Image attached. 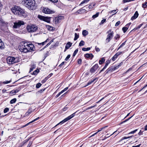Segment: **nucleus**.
Wrapping results in <instances>:
<instances>
[{
  "label": "nucleus",
  "mask_w": 147,
  "mask_h": 147,
  "mask_svg": "<svg viewBox=\"0 0 147 147\" xmlns=\"http://www.w3.org/2000/svg\"><path fill=\"white\" fill-rule=\"evenodd\" d=\"M106 19H103L101 20V22H100V24H103L106 21Z\"/></svg>",
  "instance_id": "56"
},
{
  "label": "nucleus",
  "mask_w": 147,
  "mask_h": 147,
  "mask_svg": "<svg viewBox=\"0 0 147 147\" xmlns=\"http://www.w3.org/2000/svg\"><path fill=\"white\" fill-rule=\"evenodd\" d=\"M19 49L21 52L26 53L34 51L35 47L32 44H28L27 43H24L23 45L20 46Z\"/></svg>",
  "instance_id": "2"
},
{
  "label": "nucleus",
  "mask_w": 147,
  "mask_h": 147,
  "mask_svg": "<svg viewBox=\"0 0 147 147\" xmlns=\"http://www.w3.org/2000/svg\"><path fill=\"white\" fill-rule=\"evenodd\" d=\"M117 58V57L115 55L112 57V59L113 61H115Z\"/></svg>",
  "instance_id": "44"
},
{
  "label": "nucleus",
  "mask_w": 147,
  "mask_h": 147,
  "mask_svg": "<svg viewBox=\"0 0 147 147\" xmlns=\"http://www.w3.org/2000/svg\"><path fill=\"white\" fill-rule=\"evenodd\" d=\"M147 86V84L146 85H145L139 91V92H140L141 90H143L144 89L146 88Z\"/></svg>",
  "instance_id": "63"
},
{
  "label": "nucleus",
  "mask_w": 147,
  "mask_h": 147,
  "mask_svg": "<svg viewBox=\"0 0 147 147\" xmlns=\"http://www.w3.org/2000/svg\"><path fill=\"white\" fill-rule=\"evenodd\" d=\"M62 18V16H61L56 17L55 19V24L59 23V20L61 19Z\"/></svg>",
  "instance_id": "15"
},
{
  "label": "nucleus",
  "mask_w": 147,
  "mask_h": 147,
  "mask_svg": "<svg viewBox=\"0 0 147 147\" xmlns=\"http://www.w3.org/2000/svg\"><path fill=\"white\" fill-rule=\"evenodd\" d=\"M90 0H84L82 2L80 5H81V4H83L85 3H86L88 2Z\"/></svg>",
  "instance_id": "42"
},
{
  "label": "nucleus",
  "mask_w": 147,
  "mask_h": 147,
  "mask_svg": "<svg viewBox=\"0 0 147 147\" xmlns=\"http://www.w3.org/2000/svg\"><path fill=\"white\" fill-rule=\"evenodd\" d=\"M44 16H42L40 15H38V18L40 19L41 20H43L44 18Z\"/></svg>",
  "instance_id": "40"
},
{
  "label": "nucleus",
  "mask_w": 147,
  "mask_h": 147,
  "mask_svg": "<svg viewBox=\"0 0 147 147\" xmlns=\"http://www.w3.org/2000/svg\"><path fill=\"white\" fill-rule=\"evenodd\" d=\"M88 32L86 30H83L82 34L84 36H86V35H88Z\"/></svg>",
  "instance_id": "21"
},
{
  "label": "nucleus",
  "mask_w": 147,
  "mask_h": 147,
  "mask_svg": "<svg viewBox=\"0 0 147 147\" xmlns=\"http://www.w3.org/2000/svg\"><path fill=\"white\" fill-rule=\"evenodd\" d=\"M24 21L21 20H19L18 22L14 23L13 28H17L20 27L22 25H24Z\"/></svg>",
  "instance_id": "7"
},
{
  "label": "nucleus",
  "mask_w": 147,
  "mask_h": 147,
  "mask_svg": "<svg viewBox=\"0 0 147 147\" xmlns=\"http://www.w3.org/2000/svg\"><path fill=\"white\" fill-rule=\"evenodd\" d=\"M16 101V98H14L11 100L10 101V103L12 104L13 103H15Z\"/></svg>",
  "instance_id": "28"
},
{
  "label": "nucleus",
  "mask_w": 147,
  "mask_h": 147,
  "mask_svg": "<svg viewBox=\"0 0 147 147\" xmlns=\"http://www.w3.org/2000/svg\"><path fill=\"white\" fill-rule=\"evenodd\" d=\"M70 55H67V56L66 58L65 59V60L66 61H67L70 58Z\"/></svg>",
  "instance_id": "50"
},
{
  "label": "nucleus",
  "mask_w": 147,
  "mask_h": 147,
  "mask_svg": "<svg viewBox=\"0 0 147 147\" xmlns=\"http://www.w3.org/2000/svg\"><path fill=\"white\" fill-rule=\"evenodd\" d=\"M96 105H94L93 106H92L91 107H88V108H87V109H92V108H93L94 107H95L96 106Z\"/></svg>",
  "instance_id": "60"
},
{
  "label": "nucleus",
  "mask_w": 147,
  "mask_h": 147,
  "mask_svg": "<svg viewBox=\"0 0 147 147\" xmlns=\"http://www.w3.org/2000/svg\"><path fill=\"white\" fill-rule=\"evenodd\" d=\"M82 60L81 59H79L78 60V64H81Z\"/></svg>",
  "instance_id": "52"
},
{
  "label": "nucleus",
  "mask_w": 147,
  "mask_h": 147,
  "mask_svg": "<svg viewBox=\"0 0 147 147\" xmlns=\"http://www.w3.org/2000/svg\"><path fill=\"white\" fill-rule=\"evenodd\" d=\"M132 137V136H129V137H124L123 138H122L119 141V142H120L123 140H124V139H128V138H129L131 137Z\"/></svg>",
  "instance_id": "33"
},
{
  "label": "nucleus",
  "mask_w": 147,
  "mask_h": 147,
  "mask_svg": "<svg viewBox=\"0 0 147 147\" xmlns=\"http://www.w3.org/2000/svg\"><path fill=\"white\" fill-rule=\"evenodd\" d=\"M42 12L48 14H52L54 13L53 11L47 7H44L42 9Z\"/></svg>",
  "instance_id": "8"
},
{
  "label": "nucleus",
  "mask_w": 147,
  "mask_h": 147,
  "mask_svg": "<svg viewBox=\"0 0 147 147\" xmlns=\"http://www.w3.org/2000/svg\"><path fill=\"white\" fill-rule=\"evenodd\" d=\"M99 14V12H97L94 15L92 16V18H93V19H94L97 18Z\"/></svg>",
  "instance_id": "30"
},
{
  "label": "nucleus",
  "mask_w": 147,
  "mask_h": 147,
  "mask_svg": "<svg viewBox=\"0 0 147 147\" xmlns=\"http://www.w3.org/2000/svg\"><path fill=\"white\" fill-rule=\"evenodd\" d=\"M12 13L15 15L19 17H25L26 14L24 9L19 6L15 5L11 9Z\"/></svg>",
  "instance_id": "1"
},
{
  "label": "nucleus",
  "mask_w": 147,
  "mask_h": 147,
  "mask_svg": "<svg viewBox=\"0 0 147 147\" xmlns=\"http://www.w3.org/2000/svg\"><path fill=\"white\" fill-rule=\"evenodd\" d=\"M104 128L103 127V128H100V129H98V131L97 132L95 133H94V134H93V135H92L91 136H94L96 134H97V133L98 132L101 131L102 129L103 128Z\"/></svg>",
  "instance_id": "41"
},
{
  "label": "nucleus",
  "mask_w": 147,
  "mask_h": 147,
  "mask_svg": "<svg viewBox=\"0 0 147 147\" xmlns=\"http://www.w3.org/2000/svg\"><path fill=\"white\" fill-rule=\"evenodd\" d=\"M49 78V76L45 78L44 79L41 81V83L42 84L44 83Z\"/></svg>",
  "instance_id": "25"
},
{
  "label": "nucleus",
  "mask_w": 147,
  "mask_h": 147,
  "mask_svg": "<svg viewBox=\"0 0 147 147\" xmlns=\"http://www.w3.org/2000/svg\"><path fill=\"white\" fill-rule=\"evenodd\" d=\"M91 82L90 81V80L87 83V84L85 86V87H86V86H88L90 84H91Z\"/></svg>",
  "instance_id": "59"
},
{
  "label": "nucleus",
  "mask_w": 147,
  "mask_h": 147,
  "mask_svg": "<svg viewBox=\"0 0 147 147\" xmlns=\"http://www.w3.org/2000/svg\"><path fill=\"white\" fill-rule=\"evenodd\" d=\"M75 13H77L78 14L81 13V11L80 9L78 10Z\"/></svg>",
  "instance_id": "64"
},
{
  "label": "nucleus",
  "mask_w": 147,
  "mask_h": 147,
  "mask_svg": "<svg viewBox=\"0 0 147 147\" xmlns=\"http://www.w3.org/2000/svg\"><path fill=\"white\" fill-rule=\"evenodd\" d=\"M138 130V129H136L132 131H131L129 133H128L129 134H134V133H135L136 131H137Z\"/></svg>",
  "instance_id": "45"
},
{
  "label": "nucleus",
  "mask_w": 147,
  "mask_h": 147,
  "mask_svg": "<svg viewBox=\"0 0 147 147\" xmlns=\"http://www.w3.org/2000/svg\"><path fill=\"white\" fill-rule=\"evenodd\" d=\"M26 28L28 31L29 32H35L37 29V27L33 24L27 26Z\"/></svg>",
  "instance_id": "4"
},
{
  "label": "nucleus",
  "mask_w": 147,
  "mask_h": 147,
  "mask_svg": "<svg viewBox=\"0 0 147 147\" xmlns=\"http://www.w3.org/2000/svg\"><path fill=\"white\" fill-rule=\"evenodd\" d=\"M34 111V109H32V108L30 107L29 108L28 111L26 113V115H28L29 114H30L32 112H33Z\"/></svg>",
  "instance_id": "16"
},
{
  "label": "nucleus",
  "mask_w": 147,
  "mask_h": 147,
  "mask_svg": "<svg viewBox=\"0 0 147 147\" xmlns=\"http://www.w3.org/2000/svg\"><path fill=\"white\" fill-rule=\"evenodd\" d=\"M110 62L109 61H107L106 62V64L104 66L105 68H106L107 66L110 63Z\"/></svg>",
  "instance_id": "35"
},
{
  "label": "nucleus",
  "mask_w": 147,
  "mask_h": 147,
  "mask_svg": "<svg viewBox=\"0 0 147 147\" xmlns=\"http://www.w3.org/2000/svg\"><path fill=\"white\" fill-rule=\"evenodd\" d=\"M80 11H81V13H84V12H86V10L85 9H83V8H81V9H80ZM86 12H87V11Z\"/></svg>",
  "instance_id": "49"
},
{
  "label": "nucleus",
  "mask_w": 147,
  "mask_h": 147,
  "mask_svg": "<svg viewBox=\"0 0 147 147\" xmlns=\"http://www.w3.org/2000/svg\"><path fill=\"white\" fill-rule=\"evenodd\" d=\"M120 23V21H118L115 24V26H118L119 24Z\"/></svg>",
  "instance_id": "55"
},
{
  "label": "nucleus",
  "mask_w": 147,
  "mask_h": 147,
  "mask_svg": "<svg viewBox=\"0 0 147 147\" xmlns=\"http://www.w3.org/2000/svg\"><path fill=\"white\" fill-rule=\"evenodd\" d=\"M90 49V47H88L87 48H82V50L84 51H89Z\"/></svg>",
  "instance_id": "31"
},
{
  "label": "nucleus",
  "mask_w": 147,
  "mask_h": 147,
  "mask_svg": "<svg viewBox=\"0 0 147 147\" xmlns=\"http://www.w3.org/2000/svg\"><path fill=\"white\" fill-rule=\"evenodd\" d=\"M42 85V84L40 83H38L36 85V88H39Z\"/></svg>",
  "instance_id": "36"
},
{
  "label": "nucleus",
  "mask_w": 147,
  "mask_h": 147,
  "mask_svg": "<svg viewBox=\"0 0 147 147\" xmlns=\"http://www.w3.org/2000/svg\"><path fill=\"white\" fill-rule=\"evenodd\" d=\"M9 111V109L8 108H5L4 110V113H6L8 112Z\"/></svg>",
  "instance_id": "46"
},
{
  "label": "nucleus",
  "mask_w": 147,
  "mask_h": 147,
  "mask_svg": "<svg viewBox=\"0 0 147 147\" xmlns=\"http://www.w3.org/2000/svg\"><path fill=\"white\" fill-rule=\"evenodd\" d=\"M39 71L38 69H36L33 72L32 74L36 75L39 72Z\"/></svg>",
  "instance_id": "23"
},
{
  "label": "nucleus",
  "mask_w": 147,
  "mask_h": 147,
  "mask_svg": "<svg viewBox=\"0 0 147 147\" xmlns=\"http://www.w3.org/2000/svg\"><path fill=\"white\" fill-rule=\"evenodd\" d=\"M122 53H123V52H119L115 54V55H116L118 57L120 55H121Z\"/></svg>",
  "instance_id": "43"
},
{
  "label": "nucleus",
  "mask_w": 147,
  "mask_h": 147,
  "mask_svg": "<svg viewBox=\"0 0 147 147\" xmlns=\"http://www.w3.org/2000/svg\"><path fill=\"white\" fill-rule=\"evenodd\" d=\"M79 37V34H77L76 33L75 34V37L74 39V40H77Z\"/></svg>",
  "instance_id": "27"
},
{
  "label": "nucleus",
  "mask_w": 147,
  "mask_h": 147,
  "mask_svg": "<svg viewBox=\"0 0 147 147\" xmlns=\"http://www.w3.org/2000/svg\"><path fill=\"white\" fill-rule=\"evenodd\" d=\"M113 34L114 32L113 31L108 34L107 36V38L106 40L107 42H109L112 39L113 36Z\"/></svg>",
  "instance_id": "9"
},
{
  "label": "nucleus",
  "mask_w": 147,
  "mask_h": 147,
  "mask_svg": "<svg viewBox=\"0 0 147 147\" xmlns=\"http://www.w3.org/2000/svg\"><path fill=\"white\" fill-rule=\"evenodd\" d=\"M147 7V1L143 3L142 4V7L144 8H146Z\"/></svg>",
  "instance_id": "29"
},
{
  "label": "nucleus",
  "mask_w": 147,
  "mask_h": 147,
  "mask_svg": "<svg viewBox=\"0 0 147 147\" xmlns=\"http://www.w3.org/2000/svg\"><path fill=\"white\" fill-rule=\"evenodd\" d=\"M78 49H76L74 51L73 54V56L74 57L75 55H76L77 53H78Z\"/></svg>",
  "instance_id": "38"
},
{
  "label": "nucleus",
  "mask_w": 147,
  "mask_h": 147,
  "mask_svg": "<svg viewBox=\"0 0 147 147\" xmlns=\"http://www.w3.org/2000/svg\"><path fill=\"white\" fill-rule=\"evenodd\" d=\"M17 59V58L13 57H9L7 58V61L8 64H11L18 62Z\"/></svg>",
  "instance_id": "5"
},
{
  "label": "nucleus",
  "mask_w": 147,
  "mask_h": 147,
  "mask_svg": "<svg viewBox=\"0 0 147 147\" xmlns=\"http://www.w3.org/2000/svg\"><path fill=\"white\" fill-rule=\"evenodd\" d=\"M7 24L8 23L5 22L2 18H0V26H6Z\"/></svg>",
  "instance_id": "12"
},
{
  "label": "nucleus",
  "mask_w": 147,
  "mask_h": 147,
  "mask_svg": "<svg viewBox=\"0 0 147 147\" xmlns=\"http://www.w3.org/2000/svg\"><path fill=\"white\" fill-rule=\"evenodd\" d=\"M99 66L97 64H95L90 69V71L91 73H94L98 68Z\"/></svg>",
  "instance_id": "11"
},
{
  "label": "nucleus",
  "mask_w": 147,
  "mask_h": 147,
  "mask_svg": "<svg viewBox=\"0 0 147 147\" xmlns=\"http://www.w3.org/2000/svg\"><path fill=\"white\" fill-rule=\"evenodd\" d=\"M78 111H76L74 113H73L71 115H70V116H68L67 118L63 120H62V121H61L60 122H59V123H58V124L56 125L55 126V127H56V126H57V125H58L60 124L63 123L67 121H68L69 120H70V119H71L73 117H74V116L75 115V114Z\"/></svg>",
  "instance_id": "6"
},
{
  "label": "nucleus",
  "mask_w": 147,
  "mask_h": 147,
  "mask_svg": "<svg viewBox=\"0 0 147 147\" xmlns=\"http://www.w3.org/2000/svg\"><path fill=\"white\" fill-rule=\"evenodd\" d=\"M24 5L30 9H35L36 7L35 1L34 0H24Z\"/></svg>",
  "instance_id": "3"
},
{
  "label": "nucleus",
  "mask_w": 147,
  "mask_h": 147,
  "mask_svg": "<svg viewBox=\"0 0 147 147\" xmlns=\"http://www.w3.org/2000/svg\"><path fill=\"white\" fill-rule=\"evenodd\" d=\"M47 27L48 29V30L50 31H53V27H51L49 25H48L47 26Z\"/></svg>",
  "instance_id": "32"
},
{
  "label": "nucleus",
  "mask_w": 147,
  "mask_h": 147,
  "mask_svg": "<svg viewBox=\"0 0 147 147\" xmlns=\"http://www.w3.org/2000/svg\"><path fill=\"white\" fill-rule=\"evenodd\" d=\"M123 64V63L122 62L119 63L117 64V65H116L114 66H111V67H110V68L111 69L112 71H113L116 70V69L118 68L120 66H121V65H122Z\"/></svg>",
  "instance_id": "10"
},
{
  "label": "nucleus",
  "mask_w": 147,
  "mask_h": 147,
  "mask_svg": "<svg viewBox=\"0 0 147 147\" xmlns=\"http://www.w3.org/2000/svg\"><path fill=\"white\" fill-rule=\"evenodd\" d=\"M116 11V10H112L111 11L109 12V13H114V14H113L112 15V16L115 14L117 12H115V11Z\"/></svg>",
  "instance_id": "47"
},
{
  "label": "nucleus",
  "mask_w": 147,
  "mask_h": 147,
  "mask_svg": "<svg viewBox=\"0 0 147 147\" xmlns=\"http://www.w3.org/2000/svg\"><path fill=\"white\" fill-rule=\"evenodd\" d=\"M29 139H26L24 140L22 142V145H24L25 144H26L27 142L29 140Z\"/></svg>",
  "instance_id": "34"
},
{
  "label": "nucleus",
  "mask_w": 147,
  "mask_h": 147,
  "mask_svg": "<svg viewBox=\"0 0 147 147\" xmlns=\"http://www.w3.org/2000/svg\"><path fill=\"white\" fill-rule=\"evenodd\" d=\"M143 131H142V130H141L138 133L139 135H142L143 134L142 133L143 132Z\"/></svg>",
  "instance_id": "61"
},
{
  "label": "nucleus",
  "mask_w": 147,
  "mask_h": 147,
  "mask_svg": "<svg viewBox=\"0 0 147 147\" xmlns=\"http://www.w3.org/2000/svg\"><path fill=\"white\" fill-rule=\"evenodd\" d=\"M84 57L86 58H89L92 59L94 57L92 53H86L84 55Z\"/></svg>",
  "instance_id": "13"
},
{
  "label": "nucleus",
  "mask_w": 147,
  "mask_h": 147,
  "mask_svg": "<svg viewBox=\"0 0 147 147\" xmlns=\"http://www.w3.org/2000/svg\"><path fill=\"white\" fill-rule=\"evenodd\" d=\"M10 82H11L10 81H7L4 82H3V83L4 84H8V83H10Z\"/></svg>",
  "instance_id": "62"
},
{
  "label": "nucleus",
  "mask_w": 147,
  "mask_h": 147,
  "mask_svg": "<svg viewBox=\"0 0 147 147\" xmlns=\"http://www.w3.org/2000/svg\"><path fill=\"white\" fill-rule=\"evenodd\" d=\"M36 67V64H33L31 66V67L30 68V70L29 71V72H31V71H32L33 69H35Z\"/></svg>",
  "instance_id": "22"
},
{
  "label": "nucleus",
  "mask_w": 147,
  "mask_h": 147,
  "mask_svg": "<svg viewBox=\"0 0 147 147\" xmlns=\"http://www.w3.org/2000/svg\"><path fill=\"white\" fill-rule=\"evenodd\" d=\"M68 87H67L65 88H64L63 90H62L61 91L62 92V93H63L65 91H66L68 89Z\"/></svg>",
  "instance_id": "57"
},
{
  "label": "nucleus",
  "mask_w": 147,
  "mask_h": 147,
  "mask_svg": "<svg viewBox=\"0 0 147 147\" xmlns=\"http://www.w3.org/2000/svg\"><path fill=\"white\" fill-rule=\"evenodd\" d=\"M50 17H44L43 21L48 23H49L50 22Z\"/></svg>",
  "instance_id": "18"
},
{
  "label": "nucleus",
  "mask_w": 147,
  "mask_h": 147,
  "mask_svg": "<svg viewBox=\"0 0 147 147\" xmlns=\"http://www.w3.org/2000/svg\"><path fill=\"white\" fill-rule=\"evenodd\" d=\"M105 59L104 58L102 57L101 58L100 60L99 61V64H102L105 61Z\"/></svg>",
  "instance_id": "24"
},
{
  "label": "nucleus",
  "mask_w": 147,
  "mask_h": 147,
  "mask_svg": "<svg viewBox=\"0 0 147 147\" xmlns=\"http://www.w3.org/2000/svg\"><path fill=\"white\" fill-rule=\"evenodd\" d=\"M63 93L61 91L60 92H59L58 94H57L56 96H55V97L56 98H57L58 97H59L60 95L62 93Z\"/></svg>",
  "instance_id": "54"
},
{
  "label": "nucleus",
  "mask_w": 147,
  "mask_h": 147,
  "mask_svg": "<svg viewBox=\"0 0 147 147\" xmlns=\"http://www.w3.org/2000/svg\"><path fill=\"white\" fill-rule=\"evenodd\" d=\"M85 44V42L83 40L81 41L79 43V46H84Z\"/></svg>",
  "instance_id": "26"
},
{
  "label": "nucleus",
  "mask_w": 147,
  "mask_h": 147,
  "mask_svg": "<svg viewBox=\"0 0 147 147\" xmlns=\"http://www.w3.org/2000/svg\"><path fill=\"white\" fill-rule=\"evenodd\" d=\"M4 45L3 42L0 39V49H3L4 48Z\"/></svg>",
  "instance_id": "20"
},
{
  "label": "nucleus",
  "mask_w": 147,
  "mask_h": 147,
  "mask_svg": "<svg viewBox=\"0 0 147 147\" xmlns=\"http://www.w3.org/2000/svg\"><path fill=\"white\" fill-rule=\"evenodd\" d=\"M138 15L139 14L138 11H136L134 16L131 18V20H133L134 19H135L138 17Z\"/></svg>",
  "instance_id": "14"
},
{
  "label": "nucleus",
  "mask_w": 147,
  "mask_h": 147,
  "mask_svg": "<svg viewBox=\"0 0 147 147\" xmlns=\"http://www.w3.org/2000/svg\"><path fill=\"white\" fill-rule=\"evenodd\" d=\"M127 29H128L126 27H123L122 28V30L124 33L125 32Z\"/></svg>",
  "instance_id": "37"
},
{
  "label": "nucleus",
  "mask_w": 147,
  "mask_h": 147,
  "mask_svg": "<svg viewBox=\"0 0 147 147\" xmlns=\"http://www.w3.org/2000/svg\"><path fill=\"white\" fill-rule=\"evenodd\" d=\"M120 38V36L118 34H117L114 37V38L115 39L117 40H118Z\"/></svg>",
  "instance_id": "39"
},
{
  "label": "nucleus",
  "mask_w": 147,
  "mask_h": 147,
  "mask_svg": "<svg viewBox=\"0 0 147 147\" xmlns=\"http://www.w3.org/2000/svg\"><path fill=\"white\" fill-rule=\"evenodd\" d=\"M72 43L69 42H68L66 45L65 47L66 49H69L71 46Z\"/></svg>",
  "instance_id": "19"
},
{
  "label": "nucleus",
  "mask_w": 147,
  "mask_h": 147,
  "mask_svg": "<svg viewBox=\"0 0 147 147\" xmlns=\"http://www.w3.org/2000/svg\"><path fill=\"white\" fill-rule=\"evenodd\" d=\"M32 144V142L30 141L27 147H30Z\"/></svg>",
  "instance_id": "53"
},
{
  "label": "nucleus",
  "mask_w": 147,
  "mask_h": 147,
  "mask_svg": "<svg viewBox=\"0 0 147 147\" xmlns=\"http://www.w3.org/2000/svg\"><path fill=\"white\" fill-rule=\"evenodd\" d=\"M40 118V117H38L37 118H36L34 119L32 121L29 122L28 123H27L26 124V125H25L24 126V127H26L29 124H30L31 123H32L34 121H35L38 120V119H39Z\"/></svg>",
  "instance_id": "17"
},
{
  "label": "nucleus",
  "mask_w": 147,
  "mask_h": 147,
  "mask_svg": "<svg viewBox=\"0 0 147 147\" xmlns=\"http://www.w3.org/2000/svg\"><path fill=\"white\" fill-rule=\"evenodd\" d=\"M95 5V4L93 3H92L90 5H89L88 6V8L89 9H91L92 7Z\"/></svg>",
  "instance_id": "51"
},
{
  "label": "nucleus",
  "mask_w": 147,
  "mask_h": 147,
  "mask_svg": "<svg viewBox=\"0 0 147 147\" xmlns=\"http://www.w3.org/2000/svg\"><path fill=\"white\" fill-rule=\"evenodd\" d=\"M95 49L96 51L97 52H99L100 51L99 49L96 46L95 47Z\"/></svg>",
  "instance_id": "58"
},
{
  "label": "nucleus",
  "mask_w": 147,
  "mask_h": 147,
  "mask_svg": "<svg viewBox=\"0 0 147 147\" xmlns=\"http://www.w3.org/2000/svg\"><path fill=\"white\" fill-rule=\"evenodd\" d=\"M135 0H123V3H125L127 2H129L131 1H134Z\"/></svg>",
  "instance_id": "48"
}]
</instances>
